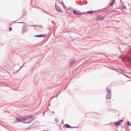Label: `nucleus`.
<instances>
[{"mask_svg": "<svg viewBox=\"0 0 131 131\" xmlns=\"http://www.w3.org/2000/svg\"><path fill=\"white\" fill-rule=\"evenodd\" d=\"M63 127L64 128H70V127H71V126H70L68 124H66L63 125Z\"/></svg>", "mask_w": 131, "mask_h": 131, "instance_id": "6e6552de", "label": "nucleus"}, {"mask_svg": "<svg viewBox=\"0 0 131 131\" xmlns=\"http://www.w3.org/2000/svg\"><path fill=\"white\" fill-rule=\"evenodd\" d=\"M106 91H107V95H106V99L107 100H110L111 99V90H110L109 88H106Z\"/></svg>", "mask_w": 131, "mask_h": 131, "instance_id": "f03ea898", "label": "nucleus"}, {"mask_svg": "<svg viewBox=\"0 0 131 131\" xmlns=\"http://www.w3.org/2000/svg\"><path fill=\"white\" fill-rule=\"evenodd\" d=\"M57 4H55V8H56V11H57V12H59V13H60V12H61V9L59 7H57Z\"/></svg>", "mask_w": 131, "mask_h": 131, "instance_id": "0eeeda50", "label": "nucleus"}, {"mask_svg": "<svg viewBox=\"0 0 131 131\" xmlns=\"http://www.w3.org/2000/svg\"><path fill=\"white\" fill-rule=\"evenodd\" d=\"M16 122H23V123H30L32 122L33 119H35V117L33 116H27L25 118L20 119L19 118H16Z\"/></svg>", "mask_w": 131, "mask_h": 131, "instance_id": "f257e3e1", "label": "nucleus"}, {"mask_svg": "<svg viewBox=\"0 0 131 131\" xmlns=\"http://www.w3.org/2000/svg\"><path fill=\"white\" fill-rule=\"evenodd\" d=\"M113 4H114V0H112L111 2V4L110 5V7H111V6L113 5Z\"/></svg>", "mask_w": 131, "mask_h": 131, "instance_id": "9b49d317", "label": "nucleus"}, {"mask_svg": "<svg viewBox=\"0 0 131 131\" xmlns=\"http://www.w3.org/2000/svg\"><path fill=\"white\" fill-rule=\"evenodd\" d=\"M94 13V11H88L87 14H93Z\"/></svg>", "mask_w": 131, "mask_h": 131, "instance_id": "f8f14e48", "label": "nucleus"}, {"mask_svg": "<svg viewBox=\"0 0 131 131\" xmlns=\"http://www.w3.org/2000/svg\"><path fill=\"white\" fill-rule=\"evenodd\" d=\"M123 9H124V10H126V7H124L123 8Z\"/></svg>", "mask_w": 131, "mask_h": 131, "instance_id": "dca6fc26", "label": "nucleus"}, {"mask_svg": "<svg viewBox=\"0 0 131 131\" xmlns=\"http://www.w3.org/2000/svg\"><path fill=\"white\" fill-rule=\"evenodd\" d=\"M40 27H42L41 26H40Z\"/></svg>", "mask_w": 131, "mask_h": 131, "instance_id": "a211bd4d", "label": "nucleus"}, {"mask_svg": "<svg viewBox=\"0 0 131 131\" xmlns=\"http://www.w3.org/2000/svg\"><path fill=\"white\" fill-rule=\"evenodd\" d=\"M35 37H45V36L42 35H35Z\"/></svg>", "mask_w": 131, "mask_h": 131, "instance_id": "9d476101", "label": "nucleus"}, {"mask_svg": "<svg viewBox=\"0 0 131 131\" xmlns=\"http://www.w3.org/2000/svg\"><path fill=\"white\" fill-rule=\"evenodd\" d=\"M128 60H129V58H128Z\"/></svg>", "mask_w": 131, "mask_h": 131, "instance_id": "6ab92c4d", "label": "nucleus"}, {"mask_svg": "<svg viewBox=\"0 0 131 131\" xmlns=\"http://www.w3.org/2000/svg\"><path fill=\"white\" fill-rule=\"evenodd\" d=\"M127 125H128V126H130V125H131L130 122H127Z\"/></svg>", "mask_w": 131, "mask_h": 131, "instance_id": "ddd939ff", "label": "nucleus"}, {"mask_svg": "<svg viewBox=\"0 0 131 131\" xmlns=\"http://www.w3.org/2000/svg\"><path fill=\"white\" fill-rule=\"evenodd\" d=\"M9 31H12V28H9Z\"/></svg>", "mask_w": 131, "mask_h": 131, "instance_id": "4468645a", "label": "nucleus"}, {"mask_svg": "<svg viewBox=\"0 0 131 131\" xmlns=\"http://www.w3.org/2000/svg\"><path fill=\"white\" fill-rule=\"evenodd\" d=\"M75 62H76V59L75 58H71L69 61L70 65H72L74 64Z\"/></svg>", "mask_w": 131, "mask_h": 131, "instance_id": "20e7f679", "label": "nucleus"}, {"mask_svg": "<svg viewBox=\"0 0 131 131\" xmlns=\"http://www.w3.org/2000/svg\"><path fill=\"white\" fill-rule=\"evenodd\" d=\"M55 121H56V122L58 121V119H57V118H56V119H55Z\"/></svg>", "mask_w": 131, "mask_h": 131, "instance_id": "2eb2a0df", "label": "nucleus"}, {"mask_svg": "<svg viewBox=\"0 0 131 131\" xmlns=\"http://www.w3.org/2000/svg\"><path fill=\"white\" fill-rule=\"evenodd\" d=\"M73 13L75 15H80V13H79V12H76L75 11V10H73Z\"/></svg>", "mask_w": 131, "mask_h": 131, "instance_id": "1a4fd4ad", "label": "nucleus"}, {"mask_svg": "<svg viewBox=\"0 0 131 131\" xmlns=\"http://www.w3.org/2000/svg\"><path fill=\"white\" fill-rule=\"evenodd\" d=\"M104 19H105V17L104 16H102L101 15H98V16H97V18L96 20L97 21H103V20H104Z\"/></svg>", "mask_w": 131, "mask_h": 131, "instance_id": "7ed1b4c3", "label": "nucleus"}, {"mask_svg": "<svg viewBox=\"0 0 131 131\" xmlns=\"http://www.w3.org/2000/svg\"><path fill=\"white\" fill-rule=\"evenodd\" d=\"M123 121V120H121L120 121H118V122H115L114 124L116 126H119L120 125V124H121V123H122Z\"/></svg>", "mask_w": 131, "mask_h": 131, "instance_id": "39448f33", "label": "nucleus"}, {"mask_svg": "<svg viewBox=\"0 0 131 131\" xmlns=\"http://www.w3.org/2000/svg\"><path fill=\"white\" fill-rule=\"evenodd\" d=\"M52 24H54V21H52Z\"/></svg>", "mask_w": 131, "mask_h": 131, "instance_id": "f3484780", "label": "nucleus"}, {"mask_svg": "<svg viewBox=\"0 0 131 131\" xmlns=\"http://www.w3.org/2000/svg\"><path fill=\"white\" fill-rule=\"evenodd\" d=\"M26 30H27V28H26V26H24L22 29V32H25Z\"/></svg>", "mask_w": 131, "mask_h": 131, "instance_id": "423d86ee", "label": "nucleus"}]
</instances>
